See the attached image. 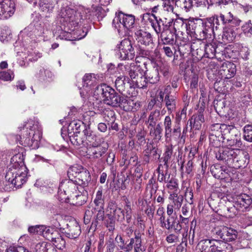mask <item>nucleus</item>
Returning a JSON list of instances; mask_svg holds the SVG:
<instances>
[{
    "label": "nucleus",
    "mask_w": 252,
    "mask_h": 252,
    "mask_svg": "<svg viewBox=\"0 0 252 252\" xmlns=\"http://www.w3.org/2000/svg\"><path fill=\"white\" fill-rule=\"evenodd\" d=\"M96 99L113 107H120L125 111L136 110L140 107L139 102L119 94L112 87L102 84L96 87L94 93Z\"/></svg>",
    "instance_id": "f257e3e1"
},
{
    "label": "nucleus",
    "mask_w": 252,
    "mask_h": 252,
    "mask_svg": "<svg viewBox=\"0 0 252 252\" xmlns=\"http://www.w3.org/2000/svg\"><path fill=\"white\" fill-rule=\"evenodd\" d=\"M56 3L59 10V16L61 22H65L67 26L76 27L81 26V24L88 22L90 15L82 7L78 9L71 8L67 6L66 0H58Z\"/></svg>",
    "instance_id": "f03ea898"
},
{
    "label": "nucleus",
    "mask_w": 252,
    "mask_h": 252,
    "mask_svg": "<svg viewBox=\"0 0 252 252\" xmlns=\"http://www.w3.org/2000/svg\"><path fill=\"white\" fill-rule=\"evenodd\" d=\"M216 158L228 166L236 169L245 167L249 161L247 152L227 147L220 148L216 154Z\"/></svg>",
    "instance_id": "7ed1b4c3"
},
{
    "label": "nucleus",
    "mask_w": 252,
    "mask_h": 252,
    "mask_svg": "<svg viewBox=\"0 0 252 252\" xmlns=\"http://www.w3.org/2000/svg\"><path fill=\"white\" fill-rule=\"evenodd\" d=\"M29 126L26 128L25 133L19 136L21 139L20 144L32 149L38 148L39 141L42 136L40 126L37 122L30 121Z\"/></svg>",
    "instance_id": "20e7f679"
},
{
    "label": "nucleus",
    "mask_w": 252,
    "mask_h": 252,
    "mask_svg": "<svg viewBox=\"0 0 252 252\" xmlns=\"http://www.w3.org/2000/svg\"><path fill=\"white\" fill-rule=\"evenodd\" d=\"M19 162L21 167H19L20 168H8L5 176L8 185L12 189L21 187L27 180L28 169L21 159Z\"/></svg>",
    "instance_id": "39448f33"
},
{
    "label": "nucleus",
    "mask_w": 252,
    "mask_h": 252,
    "mask_svg": "<svg viewBox=\"0 0 252 252\" xmlns=\"http://www.w3.org/2000/svg\"><path fill=\"white\" fill-rule=\"evenodd\" d=\"M135 16L132 14H125L122 11L116 13L113 22V27L117 30L120 35H125L135 23Z\"/></svg>",
    "instance_id": "423d86ee"
},
{
    "label": "nucleus",
    "mask_w": 252,
    "mask_h": 252,
    "mask_svg": "<svg viewBox=\"0 0 252 252\" xmlns=\"http://www.w3.org/2000/svg\"><path fill=\"white\" fill-rule=\"evenodd\" d=\"M234 130L235 128L230 126L215 124L212 126L209 134L210 144L215 147H220L226 138V137H225L226 132L229 133L230 131Z\"/></svg>",
    "instance_id": "0eeeda50"
},
{
    "label": "nucleus",
    "mask_w": 252,
    "mask_h": 252,
    "mask_svg": "<svg viewBox=\"0 0 252 252\" xmlns=\"http://www.w3.org/2000/svg\"><path fill=\"white\" fill-rule=\"evenodd\" d=\"M77 184L75 181L66 180L61 182L58 189V195L60 201L67 202L69 198H82L83 195L78 192Z\"/></svg>",
    "instance_id": "6e6552de"
},
{
    "label": "nucleus",
    "mask_w": 252,
    "mask_h": 252,
    "mask_svg": "<svg viewBox=\"0 0 252 252\" xmlns=\"http://www.w3.org/2000/svg\"><path fill=\"white\" fill-rule=\"evenodd\" d=\"M44 29L39 15H35L32 22L24 29V33L35 41L43 40Z\"/></svg>",
    "instance_id": "1a4fd4ad"
},
{
    "label": "nucleus",
    "mask_w": 252,
    "mask_h": 252,
    "mask_svg": "<svg viewBox=\"0 0 252 252\" xmlns=\"http://www.w3.org/2000/svg\"><path fill=\"white\" fill-rule=\"evenodd\" d=\"M226 244L217 239H203L197 244V252H222Z\"/></svg>",
    "instance_id": "9d476101"
},
{
    "label": "nucleus",
    "mask_w": 252,
    "mask_h": 252,
    "mask_svg": "<svg viewBox=\"0 0 252 252\" xmlns=\"http://www.w3.org/2000/svg\"><path fill=\"white\" fill-rule=\"evenodd\" d=\"M115 50L116 56L122 60H132L135 55L132 42L128 38H125L118 44Z\"/></svg>",
    "instance_id": "9b49d317"
},
{
    "label": "nucleus",
    "mask_w": 252,
    "mask_h": 252,
    "mask_svg": "<svg viewBox=\"0 0 252 252\" xmlns=\"http://www.w3.org/2000/svg\"><path fill=\"white\" fill-rule=\"evenodd\" d=\"M163 126L165 131V137L166 138H180L181 135L180 130L175 129V124L173 123L171 118L169 115L165 116L164 122Z\"/></svg>",
    "instance_id": "f8f14e48"
},
{
    "label": "nucleus",
    "mask_w": 252,
    "mask_h": 252,
    "mask_svg": "<svg viewBox=\"0 0 252 252\" xmlns=\"http://www.w3.org/2000/svg\"><path fill=\"white\" fill-rule=\"evenodd\" d=\"M15 11V3L12 0H3L0 3V19H7Z\"/></svg>",
    "instance_id": "ddd939ff"
},
{
    "label": "nucleus",
    "mask_w": 252,
    "mask_h": 252,
    "mask_svg": "<svg viewBox=\"0 0 252 252\" xmlns=\"http://www.w3.org/2000/svg\"><path fill=\"white\" fill-rule=\"evenodd\" d=\"M125 70H122L124 73L128 74L131 83L142 74H144L145 70L140 65H137L135 63H131L130 64H126L124 66ZM123 69V68H122Z\"/></svg>",
    "instance_id": "4468645a"
},
{
    "label": "nucleus",
    "mask_w": 252,
    "mask_h": 252,
    "mask_svg": "<svg viewBox=\"0 0 252 252\" xmlns=\"http://www.w3.org/2000/svg\"><path fill=\"white\" fill-rule=\"evenodd\" d=\"M134 248V252H144L145 249L142 245L141 234L140 232L135 231L134 237L130 240L126 247L124 248L125 252H130Z\"/></svg>",
    "instance_id": "2eb2a0df"
},
{
    "label": "nucleus",
    "mask_w": 252,
    "mask_h": 252,
    "mask_svg": "<svg viewBox=\"0 0 252 252\" xmlns=\"http://www.w3.org/2000/svg\"><path fill=\"white\" fill-rule=\"evenodd\" d=\"M135 38L138 43L153 48L154 45L152 36L150 32L140 29L135 32Z\"/></svg>",
    "instance_id": "dca6fc26"
},
{
    "label": "nucleus",
    "mask_w": 252,
    "mask_h": 252,
    "mask_svg": "<svg viewBox=\"0 0 252 252\" xmlns=\"http://www.w3.org/2000/svg\"><path fill=\"white\" fill-rule=\"evenodd\" d=\"M222 78L230 79L235 74V66L229 62L223 63L219 71Z\"/></svg>",
    "instance_id": "f3484780"
},
{
    "label": "nucleus",
    "mask_w": 252,
    "mask_h": 252,
    "mask_svg": "<svg viewBox=\"0 0 252 252\" xmlns=\"http://www.w3.org/2000/svg\"><path fill=\"white\" fill-rule=\"evenodd\" d=\"M145 70V76L146 77L148 83L150 84H155L159 80V70L158 67H153L152 68L148 69L147 68V63H143Z\"/></svg>",
    "instance_id": "a211bd4d"
},
{
    "label": "nucleus",
    "mask_w": 252,
    "mask_h": 252,
    "mask_svg": "<svg viewBox=\"0 0 252 252\" xmlns=\"http://www.w3.org/2000/svg\"><path fill=\"white\" fill-rule=\"evenodd\" d=\"M83 133L86 136L88 147L98 146L101 143V138L93 133L89 126L83 129Z\"/></svg>",
    "instance_id": "6ab92c4d"
},
{
    "label": "nucleus",
    "mask_w": 252,
    "mask_h": 252,
    "mask_svg": "<svg viewBox=\"0 0 252 252\" xmlns=\"http://www.w3.org/2000/svg\"><path fill=\"white\" fill-rule=\"evenodd\" d=\"M200 39L204 40L211 38L212 33L214 32V27L211 22V20L209 18L206 20H203L202 25V29L201 31Z\"/></svg>",
    "instance_id": "aec40b11"
},
{
    "label": "nucleus",
    "mask_w": 252,
    "mask_h": 252,
    "mask_svg": "<svg viewBox=\"0 0 252 252\" xmlns=\"http://www.w3.org/2000/svg\"><path fill=\"white\" fill-rule=\"evenodd\" d=\"M236 204L240 209H247L252 205V197L247 194H241L236 196Z\"/></svg>",
    "instance_id": "412c9836"
},
{
    "label": "nucleus",
    "mask_w": 252,
    "mask_h": 252,
    "mask_svg": "<svg viewBox=\"0 0 252 252\" xmlns=\"http://www.w3.org/2000/svg\"><path fill=\"white\" fill-rule=\"evenodd\" d=\"M177 101V98L175 95H172L170 93H167L165 95L164 103L169 114H171L175 110Z\"/></svg>",
    "instance_id": "4be33fe9"
},
{
    "label": "nucleus",
    "mask_w": 252,
    "mask_h": 252,
    "mask_svg": "<svg viewBox=\"0 0 252 252\" xmlns=\"http://www.w3.org/2000/svg\"><path fill=\"white\" fill-rule=\"evenodd\" d=\"M107 147L101 144L98 146L88 147V151L90 155L94 158H98L102 157L107 151Z\"/></svg>",
    "instance_id": "5701e85b"
},
{
    "label": "nucleus",
    "mask_w": 252,
    "mask_h": 252,
    "mask_svg": "<svg viewBox=\"0 0 252 252\" xmlns=\"http://www.w3.org/2000/svg\"><path fill=\"white\" fill-rule=\"evenodd\" d=\"M79 172L80 173L77 179L74 180V181L79 185H87L91 179L90 172L88 170L83 167L81 168V171Z\"/></svg>",
    "instance_id": "b1692460"
},
{
    "label": "nucleus",
    "mask_w": 252,
    "mask_h": 252,
    "mask_svg": "<svg viewBox=\"0 0 252 252\" xmlns=\"http://www.w3.org/2000/svg\"><path fill=\"white\" fill-rule=\"evenodd\" d=\"M203 20L201 19H194L189 21L187 25V30H190L192 33L197 34L198 33L200 36L201 31L202 29Z\"/></svg>",
    "instance_id": "393cba45"
},
{
    "label": "nucleus",
    "mask_w": 252,
    "mask_h": 252,
    "mask_svg": "<svg viewBox=\"0 0 252 252\" xmlns=\"http://www.w3.org/2000/svg\"><path fill=\"white\" fill-rule=\"evenodd\" d=\"M175 31L165 30L160 34V37L164 44L173 45L176 38Z\"/></svg>",
    "instance_id": "a878e982"
},
{
    "label": "nucleus",
    "mask_w": 252,
    "mask_h": 252,
    "mask_svg": "<svg viewBox=\"0 0 252 252\" xmlns=\"http://www.w3.org/2000/svg\"><path fill=\"white\" fill-rule=\"evenodd\" d=\"M155 20H150V23L152 27L154 29L157 34L161 33L167 30V26H164V20L159 18L158 19L155 16Z\"/></svg>",
    "instance_id": "bb28decb"
},
{
    "label": "nucleus",
    "mask_w": 252,
    "mask_h": 252,
    "mask_svg": "<svg viewBox=\"0 0 252 252\" xmlns=\"http://www.w3.org/2000/svg\"><path fill=\"white\" fill-rule=\"evenodd\" d=\"M68 229L65 231L66 237L70 239H75L81 234V229L79 224L75 223L73 224L68 225Z\"/></svg>",
    "instance_id": "cd10ccee"
},
{
    "label": "nucleus",
    "mask_w": 252,
    "mask_h": 252,
    "mask_svg": "<svg viewBox=\"0 0 252 252\" xmlns=\"http://www.w3.org/2000/svg\"><path fill=\"white\" fill-rule=\"evenodd\" d=\"M239 210L240 208L235 201L233 203L227 204L223 209L224 215L228 218H233L237 215Z\"/></svg>",
    "instance_id": "c85d7f7f"
},
{
    "label": "nucleus",
    "mask_w": 252,
    "mask_h": 252,
    "mask_svg": "<svg viewBox=\"0 0 252 252\" xmlns=\"http://www.w3.org/2000/svg\"><path fill=\"white\" fill-rule=\"evenodd\" d=\"M97 75L94 73H87L82 78L83 87L89 89L96 83Z\"/></svg>",
    "instance_id": "c756f323"
},
{
    "label": "nucleus",
    "mask_w": 252,
    "mask_h": 252,
    "mask_svg": "<svg viewBox=\"0 0 252 252\" xmlns=\"http://www.w3.org/2000/svg\"><path fill=\"white\" fill-rule=\"evenodd\" d=\"M161 119L160 111L159 110L156 109L152 111L148 117V121H146L148 124V127L150 126H156L157 122Z\"/></svg>",
    "instance_id": "7c9ffc66"
},
{
    "label": "nucleus",
    "mask_w": 252,
    "mask_h": 252,
    "mask_svg": "<svg viewBox=\"0 0 252 252\" xmlns=\"http://www.w3.org/2000/svg\"><path fill=\"white\" fill-rule=\"evenodd\" d=\"M204 122V116L201 114L193 115L189 120V126L191 128H194L195 129H199L201 123Z\"/></svg>",
    "instance_id": "2f4dec72"
},
{
    "label": "nucleus",
    "mask_w": 252,
    "mask_h": 252,
    "mask_svg": "<svg viewBox=\"0 0 252 252\" xmlns=\"http://www.w3.org/2000/svg\"><path fill=\"white\" fill-rule=\"evenodd\" d=\"M150 133L155 140L159 141L162 136L163 128L160 123L156 125V126H151Z\"/></svg>",
    "instance_id": "473e14b6"
},
{
    "label": "nucleus",
    "mask_w": 252,
    "mask_h": 252,
    "mask_svg": "<svg viewBox=\"0 0 252 252\" xmlns=\"http://www.w3.org/2000/svg\"><path fill=\"white\" fill-rule=\"evenodd\" d=\"M87 127L81 121H73L68 126V130H72L73 133H80L83 128Z\"/></svg>",
    "instance_id": "72a5a7b5"
},
{
    "label": "nucleus",
    "mask_w": 252,
    "mask_h": 252,
    "mask_svg": "<svg viewBox=\"0 0 252 252\" xmlns=\"http://www.w3.org/2000/svg\"><path fill=\"white\" fill-rule=\"evenodd\" d=\"M82 166L79 165H75L70 167L67 171V176L69 178L68 180L74 181V180L77 179L78 176L81 171Z\"/></svg>",
    "instance_id": "f704fd0d"
},
{
    "label": "nucleus",
    "mask_w": 252,
    "mask_h": 252,
    "mask_svg": "<svg viewBox=\"0 0 252 252\" xmlns=\"http://www.w3.org/2000/svg\"><path fill=\"white\" fill-rule=\"evenodd\" d=\"M148 83L145 74H143L142 75L136 78L135 80L132 83L134 87L140 89L146 88L147 86Z\"/></svg>",
    "instance_id": "c9c22d12"
},
{
    "label": "nucleus",
    "mask_w": 252,
    "mask_h": 252,
    "mask_svg": "<svg viewBox=\"0 0 252 252\" xmlns=\"http://www.w3.org/2000/svg\"><path fill=\"white\" fill-rule=\"evenodd\" d=\"M186 116L187 109L185 108H184L181 111L176 113L174 121L175 129H179L181 132V122L182 120H184L186 118Z\"/></svg>",
    "instance_id": "e433bc0d"
},
{
    "label": "nucleus",
    "mask_w": 252,
    "mask_h": 252,
    "mask_svg": "<svg viewBox=\"0 0 252 252\" xmlns=\"http://www.w3.org/2000/svg\"><path fill=\"white\" fill-rule=\"evenodd\" d=\"M217 47L215 43H211L204 45V52L206 57L213 59L217 53Z\"/></svg>",
    "instance_id": "4c0bfd02"
},
{
    "label": "nucleus",
    "mask_w": 252,
    "mask_h": 252,
    "mask_svg": "<svg viewBox=\"0 0 252 252\" xmlns=\"http://www.w3.org/2000/svg\"><path fill=\"white\" fill-rule=\"evenodd\" d=\"M170 221V230L173 229L176 233H180L182 228V226L180 223L175 213L172 215Z\"/></svg>",
    "instance_id": "58836bf2"
},
{
    "label": "nucleus",
    "mask_w": 252,
    "mask_h": 252,
    "mask_svg": "<svg viewBox=\"0 0 252 252\" xmlns=\"http://www.w3.org/2000/svg\"><path fill=\"white\" fill-rule=\"evenodd\" d=\"M123 211L125 214V217L126 218V222L129 223L131 220L132 211L130 202L127 199L125 200V205Z\"/></svg>",
    "instance_id": "ea45409f"
},
{
    "label": "nucleus",
    "mask_w": 252,
    "mask_h": 252,
    "mask_svg": "<svg viewBox=\"0 0 252 252\" xmlns=\"http://www.w3.org/2000/svg\"><path fill=\"white\" fill-rule=\"evenodd\" d=\"M237 237V231L232 228L227 227L226 234L224 235L222 240L226 242H230L235 240Z\"/></svg>",
    "instance_id": "a19ab883"
},
{
    "label": "nucleus",
    "mask_w": 252,
    "mask_h": 252,
    "mask_svg": "<svg viewBox=\"0 0 252 252\" xmlns=\"http://www.w3.org/2000/svg\"><path fill=\"white\" fill-rule=\"evenodd\" d=\"M176 4L186 12H188L193 6L192 0H176Z\"/></svg>",
    "instance_id": "79ce46f5"
},
{
    "label": "nucleus",
    "mask_w": 252,
    "mask_h": 252,
    "mask_svg": "<svg viewBox=\"0 0 252 252\" xmlns=\"http://www.w3.org/2000/svg\"><path fill=\"white\" fill-rule=\"evenodd\" d=\"M171 208L169 209V208L168 207L166 212L167 217L165 218L164 220H163L161 222L159 223L161 227L168 230H170L171 222L170 219L171 218V216L172 214H173V213H172V210L171 211Z\"/></svg>",
    "instance_id": "37998d69"
},
{
    "label": "nucleus",
    "mask_w": 252,
    "mask_h": 252,
    "mask_svg": "<svg viewBox=\"0 0 252 252\" xmlns=\"http://www.w3.org/2000/svg\"><path fill=\"white\" fill-rule=\"evenodd\" d=\"M222 225H219L215 224L212 227L211 230V235L212 237H214V239L218 240L219 239H221V231H224L223 229H222Z\"/></svg>",
    "instance_id": "c03bdc74"
},
{
    "label": "nucleus",
    "mask_w": 252,
    "mask_h": 252,
    "mask_svg": "<svg viewBox=\"0 0 252 252\" xmlns=\"http://www.w3.org/2000/svg\"><path fill=\"white\" fill-rule=\"evenodd\" d=\"M71 134V132L69 133L68 136L70 141L73 145L76 146H80L81 145H85L82 138L78 136V133Z\"/></svg>",
    "instance_id": "a18cd8bd"
},
{
    "label": "nucleus",
    "mask_w": 252,
    "mask_h": 252,
    "mask_svg": "<svg viewBox=\"0 0 252 252\" xmlns=\"http://www.w3.org/2000/svg\"><path fill=\"white\" fill-rule=\"evenodd\" d=\"M20 159H22V162H24L23 156L21 154H17L15 155L14 156L12 157L11 158V165L9 166V168H20L19 167H21L20 165L19 161H20Z\"/></svg>",
    "instance_id": "49530a36"
},
{
    "label": "nucleus",
    "mask_w": 252,
    "mask_h": 252,
    "mask_svg": "<svg viewBox=\"0 0 252 252\" xmlns=\"http://www.w3.org/2000/svg\"><path fill=\"white\" fill-rule=\"evenodd\" d=\"M169 199L175 204L177 207H181L184 200V197L182 195H178L177 193H173L170 194L169 197Z\"/></svg>",
    "instance_id": "de8ad7c7"
},
{
    "label": "nucleus",
    "mask_w": 252,
    "mask_h": 252,
    "mask_svg": "<svg viewBox=\"0 0 252 252\" xmlns=\"http://www.w3.org/2000/svg\"><path fill=\"white\" fill-rule=\"evenodd\" d=\"M173 146L172 145H167L165 147V150L163 154V161L164 165L168 167V161L170 159L173 154Z\"/></svg>",
    "instance_id": "09e8293b"
},
{
    "label": "nucleus",
    "mask_w": 252,
    "mask_h": 252,
    "mask_svg": "<svg viewBox=\"0 0 252 252\" xmlns=\"http://www.w3.org/2000/svg\"><path fill=\"white\" fill-rule=\"evenodd\" d=\"M241 30L244 34L247 37L252 35V23L251 20L246 22L242 27Z\"/></svg>",
    "instance_id": "8fccbe9b"
},
{
    "label": "nucleus",
    "mask_w": 252,
    "mask_h": 252,
    "mask_svg": "<svg viewBox=\"0 0 252 252\" xmlns=\"http://www.w3.org/2000/svg\"><path fill=\"white\" fill-rule=\"evenodd\" d=\"M243 131L244 139L249 142H252V125H246Z\"/></svg>",
    "instance_id": "3c124183"
},
{
    "label": "nucleus",
    "mask_w": 252,
    "mask_h": 252,
    "mask_svg": "<svg viewBox=\"0 0 252 252\" xmlns=\"http://www.w3.org/2000/svg\"><path fill=\"white\" fill-rule=\"evenodd\" d=\"M14 78V72L9 69L7 71L0 72V79L4 81H9L12 80Z\"/></svg>",
    "instance_id": "603ef678"
},
{
    "label": "nucleus",
    "mask_w": 252,
    "mask_h": 252,
    "mask_svg": "<svg viewBox=\"0 0 252 252\" xmlns=\"http://www.w3.org/2000/svg\"><path fill=\"white\" fill-rule=\"evenodd\" d=\"M52 242L54 245L59 249L62 250L65 248V241L61 236L57 238H51Z\"/></svg>",
    "instance_id": "864d4df0"
},
{
    "label": "nucleus",
    "mask_w": 252,
    "mask_h": 252,
    "mask_svg": "<svg viewBox=\"0 0 252 252\" xmlns=\"http://www.w3.org/2000/svg\"><path fill=\"white\" fill-rule=\"evenodd\" d=\"M164 26H167V30H171L170 29V27L172 26V23H173V28L174 30L176 31V28L177 27L178 24H181L183 25V22L180 20H177L176 19L174 21H173V19H171L169 20L168 21H167L166 18H164Z\"/></svg>",
    "instance_id": "5fc2aeb1"
},
{
    "label": "nucleus",
    "mask_w": 252,
    "mask_h": 252,
    "mask_svg": "<svg viewBox=\"0 0 252 252\" xmlns=\"http://www.w3.org/2000/svg\"><path fill=\"white\" fill-rule=\"evenodd\" d=\"M111 216L115 220L118 221H122L125 219V214L123 210L118 208L117 210L114 211L112 214H111Z\"/></svg>",
    "instance_id": "6e6d98bb"
},
{
    "label": "nucleus",
    "mask_w": 252,
    "mask_h": 252,
    "mask_svg": "<svg viewBox=\"0 0 252 252\" xmlns=\"http://www.w3.org/2000/svg\"><path fill=\"white\" fill-rule=\"evenodd\" d=\"M125 79V76H121L117 77L115 80V86L117 90L120 92L124 91L125 86V83L124 82Z\"/></svg>",
    "instance_id": "4d7b16f0"
},
{
    "label": "nucleus",
    "mask_w": 252,
    "mask_h": 252,
    "mask_svg": "<svg viewBox=\"0 0 252 252\" xmlns=\"http://www.w3.org/2000/svg\"><path fill=\"white\" fill-rule=\"evenodd\" d=\"M108 220L105 222V225L109 231H113L115 229V220L111 216V215L107 214Z\"/></svg>",
    "instance_id": "13d9d810"
},
{
    "label": "nucleus",
    "mask_w": 252,
    "mask_h": 252,
    "mask_svg": "<svg viewBox=\"0 0 252 252\" xmlns=\"http://www.w3.org/2000/svg\"><path fill=\"white\" fill-rule=\"evenodd\" d=\"M166 187L170 190L176 191L178 189V184L177 180L174 178H172L169 181L167 180Z\"/></svg>",
    "instance_id": "bf43d9fd"
},
{
    "label": "nucleus",
    "mask_w": 252,
    "mask_h": 252,
    "mask_svg": "<svg viewBox=\"0 0 252 252\" xmlns=\"http://www.w3.org/2000/svg\"><path fill=\"white\" fill-rule=\"evenodd\" d=\"M104 118L108 122L115 121L116 119L115 112L111 110H106L104 112Z\"/></svg>",
    "instance_id": "052dcab7"
},
{
    "label": "nucleus",
    "mask_w": 252,
    "mask_h": 252,
    "mask_svg": "<svg viewBox=\"0 0 252 252\" xmlns=\"http://www.w3.org/2000/svg\"><path fill=\"white\" fill-rule=\"evenodd\" d=\"M232 14L230 12L228 13L226 15L220 14V18L222 24L223 25L229 24L231 23L232 19Z\"/></svg>",
    "instance_id": "680f3d73"
},
{
    "label": "nucleus",
    "mask_w": 252,
    "mask_h": 252,
    "mask_svg": "<svg viewBox=\"0 0 252 252\" xmlns=\"http://www.w3.org/2000/svg\"><path fill=\"white\" fill-rule=\"evenodd\" d=\"M156 215L158 216V220L160 223L166 218L164 208L163 207H159L157 211Z\"/></svg>",
    "instance_id": "e2e57ef3"
},
{
    "label": "nucleus",
    "mask_w": 252,
    "mask_h": 252,
    "mask_svg": "<svg viewBox=\"0 0 252 252\" xmlns=\"http://www.w3.org/2000/svg\"><path fill=\"white\" fill-rule=\"evenodd\" d=\"M106 246V252H114L116 246L113 239L108 241L105 244Z\"/></svg>",
    "instance_id": "0e129e2a"
},
{
    "label": "nucleus",
    "mask_w": 252,
    "mask_h": 252,
    "mask_svg": "<svg viewBox=\"0 0 252 252\" xmlns=\"http://www.w3.org/2000/svg\"><path fill=\"white\" fill-rule=\"evenodd\" d=\"M209 18L211 20V22L213 25V27H214V29L215 28L216 30H217L218 26L220 25V16L215 15Z\"/></svg>",
    "instance_id": "69168bd1"
},
{
    "label": "nucleus",
    "mask_w": 252,
    "mask_h": 252,
    "mask_svg": "<svg viewBox=\"0 0 252 252\" xmlns=\"http://www.w3.org/2000/svg\"><path fill=\"white\" fill-rule=\"evenodd\" d=\"M146 134V131L143 128L140 127L138 128V133L136 135V137L138 141L142 142L145 141V138Z\"/></svg>",
    "instance_id": "338daca9"
},
{
    "label": "nucleus",
    "mask_w": 252,
    "mask_h": 252,
    "mask_svg": "<svg viewBox=\"0 0 252 252\" xmlns=\"http://www.w3.org/2000/svg\"><path fill=\"white\" fill-rule=\"evenodd\" d=\"M191 52L193 56L201 59L205 55L204 47L199 48L197 51H192Z\"/></svg>",
    "instance_id": "774afa93"
}]
</instances>
